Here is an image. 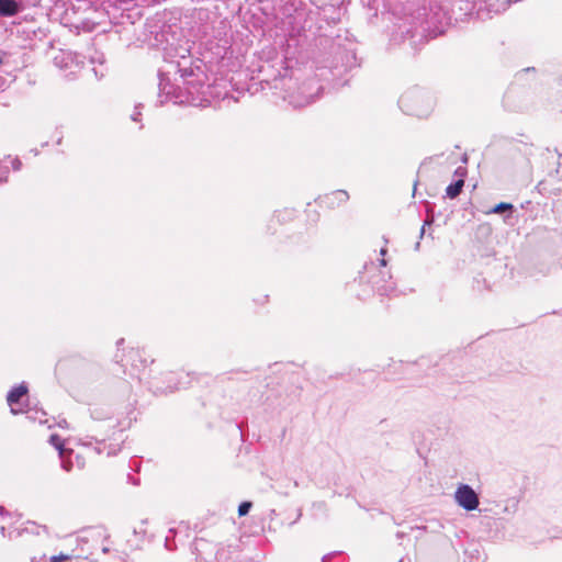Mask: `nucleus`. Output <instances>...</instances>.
<instances>
[{
  "label": "nucleus",
  "mask_w": 562,
  "mask_h": 562,
  "mask_svg": "<svg viewBox=\"0 0 562 562\" xmlns=\"http://www.w3.org/2000/svg\"><path fill=\"white\" fill-rule=\"evenodd\" d=\"M486 213L499 214L504 216V220H507L514 213V205L507 202H501Z\"/></svg>",
  "instance_id": "9d476101"
},
{
  "label": "nucleus",
  "mask_w": 562,
  "mask_h": 562,
  "mask_svg": "<svg viewBox=\"0 0 562 562\" xmlns=\"http://www.w3.org/2000/svg\"><path fill=\"white\" fill-rule=\"evenodd\" d=\"M21 10V5L15 0H0V16H14Z\"/></svg>",
  "instance_id": "1a4fd4ad"
},
{
  "label": "nucleus",
  "mask_w": 562,
  "mask_h": 562,
  "mask_svg": "<svg viewBox=\"0 0 562 562\" xmlns=\"http://www.w3.org/2000/svg\"><path fill=\"white\" fill-rule=\"evenodd\" d=\"M456 503L463 509L471 512L479 507L480 499L476 492L468 484H460L454 492Z\"/></svg>",
  "instance_id": "39448f33"
},
{
  "label": "nucleus",
  "mask_w": 562,
  "mask_h": 562,
  "mask_svg": "<svg viewBox=\"0 0 562 562\" xmlns=\"http://www.w3.org/2000/svg\"><path fill=\"white\" fill-rule=\"evenodd\" d=\"M348 200H349V194L345 190H335L324 196V202L329 207L342 205V204L347 203Z\"/></svg>",
  "instance_id": "0eeeda50"
},
{
  "label": "nucleus",
  "mask_w": 562,
  "mask_h": 562,
  "mask_svg": "<svg viewBox=\"0 0 562 562\" xmlns=\"http://www.w3.org/2000/svg\"><path fill=\"white\" fill-rule=\"evenodd\" d=\"M8 180V171H5V175L3 177H0V182H7Z\"/></svg>",
  "instance_id": "b1692460"
},
{
  "label": "nucleus",
  "mask_w": 562,
  "mask_h": 562,
  "mask_svg": "<svg viewBox=\"0 0 562 562\" xmlns=\"http://www.w3.org/2000/svg\"><path fill=\"white\" fill-rule=\"evenodd\" d=\"M42 532L47 533L46 526L37 525L33 521H27L21 529H15L8 533L9 539L22 537L24 533L41 535Z\"/></svg>",
  "instance_id": "423d86ee"
},
{
  "label": "nucleus",
  "mask_w": 562,
  "mask_h": 562,
  "mask_svg": "<svg viewBox=\"0 0 562 562\" xmlns=\"http://www.w3.org/2000/svg\"><path fill=\"white\" fill-rule=\"evenodd\" d=\"M0 532L3 537H8V535L5 533V527H1Z\"/></svg>",
  "instance_id": "393cba45"
},
{
  "label": "nucleus",
  "mask_w": 562,
  "mask_h": 562,
  "mask_svg": "<svg viewBox=\"0 0 562 562\" xmlns=\"http://www.w3.org/2000/svg\"><path fill=\"white\" fill-rule=\"evenodd\" d=\"M274 88L283 89V99L293 108H303L313 103L322 93L323 86L313 71L292 72L276 80Z\"/></svg>",
  "instance_id": "f03ea898"
},
{
  "label": "nucleus",
  "mask_w": 562,
  "mask_h": 562,
  "mask_svg": "<svg viewBox=\"0 0 562 562\" xmlns=\"http://www.w3.org/2000/svg\"><path fill=\"white\" fill-rule=\"evenodd\" d=\"M27 393V386L22 383L20 384L19 386L16 387H13L9 393H8V396H7V401H8V404L11 406V412L13 414H16L18 411L14 409L13 405L18 404L20 402V400L26 395Z\"/></svg>",
  "instance_id": "6e6552de"
},
{
  "label": "nucleus",
  "mask_w": 562,
  "mask_h": 562,
  "mask_svg": "<svg viewBox=\"0 0 562 562\" xmlns=\"http://www.w3.org/2000/svg\"><path fill=\"white\" fill-rule=\"evenodd\" d=\"M165 546H166V548H167L168 550H172V547H171V544H170V540H169V538H168V537L166 538Z\"/></svg>",
  "instance_id": "5701e85b"
},
{
  "label": "nucleus",
  "mask_w": 562,
  "mask_h": 562,
  "mask_svg": "<svg viewBox=\"0 0 562 562\" xmlns=\"http://www.w3.org/2000/svg\"><path fill=\"white\" fill-rule=\"evenodd\" d=\"M386 255H387V248L381 247L379 255H376V258H375L376 261L379 262L380 267L386 266V262H387Z\"/></svg>",
  "instance_id": "ddd939ff"
},
{
  "label": "nucleus",
  "mask_w": 562,
  "mask_h": 562,
  "mask_svg": "<svg viewBox=\"0 0 562 562\" xmlns=\"http://www.w3.org/2000/svg\"><path fill=\"white\" fill-rule=\"evenodd\" d=\"M11 165H12V169H13L14 171H19V170H21V168H22V161L20 160V158H19V157H14V158L12 159V161H11Z\"/></svg>",
  "instance_id": "a211bd4d"
},
{
  "label": "nucleus",
  "mask_w": 562,
  "mask_h": 562,
  "mask_svg": "<svg viewBox=\"0 0 562 562\" xmlns=\"http://www.w3.org/2000/svg\"><path fill=\"white\" fill-rule=\"evenodd\" d=\"M5 512L4 507L3 506H0V515H3Z\"/></svg>",
  "instance_id": "bb28decb"
},
{
  "label": "nucleus",
  "mask_w": 562,
  "mask_h": 562,
  "mask_svg": "<svg viewBox=\"0 0 562 562\" xmlns=\"http://www.w3.org/2000/svg\"><path fill=\"white\" fill-rule=\"evenodd\" d=\"M186 54H189V49L181 48V61L177 63L178 72L183 80V88L175 87L165 72H158V103L160 105L168 101L175 104L187 103L194 106L209 102L207 91L210 87L204 83L205 75L199 66L195 68L187 67L189 60Z\"/></svg>",
  "instance_id": "f257e3e1"
},
{
  "label": "nucleus",
  "mask_w": 562,
  "mask_h": 562,
  "mask_svg": "<svg viewBox=\"0 0 562 562\" xmlns=\"http://www.w3.org/2000/svg\"><path fill=\"white\" fill-rule=\"evenodd\" d=\"M464 180L459 178L457 181L450 183L446 189V194L450 199H456L462 191Z\"/></svg>",
  "instance_id": "9b49d317"
},
{
  "label": "nucleus",
  "mask_w": 562,
  "mask_h": 562,
  "mask_svg": "<svg viewBox=\"0 0 562 562\" xmlns=\"http://www.w3.org/2000/svg\"><path fill=\"white\" fill-rule=\"evenodd\" d=\"M66 425V420H63V423L59 424V426L64 427Z\"/></svg>",
  "instance_id": "cd10ccee"
},
{
  "label": "nucleus",
  "mask_w": 562,
  "mask_h": 562,
  "mask_svg": "<svg viewBox=\"0 0 562 562\" xmlns=\"http://www.w3.org/2000/svg\"><path fill=\"white\" fill-rule=\"evenodd\" d=\"M70 560H71V555L65 554V553H59L57 555H52L49 558L50 562H68Z\"/></svg>",
  "instance_id": "dca6fc26"
},
{
  "label": "nucleus",
  "mask_w": 562,
  "mask_h": 562,
  "mask_svg": "<svg viewBox=\"0 0 562 562\" xmlns=\"http://www.w3.org/2000/svg\"><path fill=\"white\" fill-rule=\"evenodd\" d=\"M46 559V555H42L40 559H36L35 557L31 559V562H42V561H45Z\"/></svg>",
  "instance_id": "4be33fe9"
},
{
  "label": "nucleus",
  "mask_w": 562,
  "mask_h": 562,
  "mask_svg": "<svg viewBox=\"0 0 562 562\" xmlns=\"http://www.w3.org/2000/svg\"><path fill=\"white\" fill-rule=\"evenodd\" d=\"M398 105L405 114L424 119L431 114L435 98L426 90L412 88L401 95Z\"/></svg>",
  "instance_id": "7ed1b4c3"
},
{
  "label": "nucleus",
  "mask_w": 562,
  "mask_h": 562,
  "mask_svg": "<svg viewBox=\"0 0 562 562\" xmlns=\"http://www.w3.org/2000/svg\"><path fill=\"white\" fill-rule=\"evenodd\" d=\"M405 34L409 35V37L414 36L411 29H406Z\"/></svg>",
  "instance_id": "a878e982"
},
{
  "label": "nucleus",
  "mask_w": 562,
  "mask_h": 562,
  "mask_svg": "<svg viewBox=\"0 0 562 562\" xmlns=\"http://www.w3.org/2000/svg\"><path fill=\"white\" fill-rule=\"evenodd\" d=\"M490 5H495L496 7V10H505L509 3H510V0H486Z\"/></svg>",
  "instance_id": "4468645a"
},
{
  "label": "nucleus",
  "mask_w": 562,
  "mask_h": 562,
  "mask_svg": "<svg viewBox=\"0 0 562 562\" xmlns=\"http://www.w3.org/2000/svg\"><path fill=\"white\" fill-rule=\"evenodd\" d=\"M456 175L463 179V177L467 175V170L464 168H462V167H459L456 170Z\"/></svg>",
  "instance_id": "412c9836"
},
{
  "label": "nucleus",
  "mask_w": 562,
  "mask_h": 562,
  "mask_svg": "<svg viewBox=\"0 0 562 562\" xmlns=\"http://www.w3.org/2000/svg\"><path fill=\"white\" fill-rule=\"evenodd\" d=\"M140 111H138V108L136 106L135 108V111L133 112V114L131 115V119L134 121V122H139L140 121Z\"/></svg>",
  "instance_id": "aec40b11"
},
{
  "label": "nucleus",
  "mask_w": 562,
  "mask_h": 562,
  "mask_svg": "<svg viewBox=\"0 0 562 562\" xmlns=\"http://www.w3.org/2000/svg\"><path fill=\"white\" fill-rule=\"evenodd\" d=\"M61 459H63V461H61V468H63L65 471L69 472V471L71 470V468H72V463H71L70 461L65 460V457H64V458H61Z\"/></svg>",
  "instance_id": "6ab92c4d"
},
{
  "label": "nucleus",
  "mask_w": 562,
  "mask_h": 562,
  "mask_svg": "<svg viewBox=\"0 0 562 562\" xmlns=\"http://www.w3.org/2000/svg\"><path fill=\"white\" fill-rule=\"evenodd\" d=\"M252 504L250 502H243L239 506H238V515L241 517V516H245L249 513L250 508H251Z\"/></svg>",
  "instance_id": "2eb2a0df"
},
{
  "label": "nucleus",
  "mask_w": 562,
  "mask_h": 562,
  "mask_svg": "<svg viewBox=\"0 0 562 562\" xmlns=\"http://www.w3.org/2000/svg\"><path fill=\"white\" fill-rule=\"evenodd\" d=\"M291 486L294 487V488L297 487L299 486V482L296 480L292 481L290 479H286L285 480V484L283 486L284 490L281 493L284 494V495H289V493H290L289 490H290Z\"/></svg>",
  "instance_id": "f3484780"
},
{
  "label": "nucleus",
  "mask_w": 562,
  "mask_h": 562,
  "mask_svg": "<svg viewBox=\"0 0 562 562\" xmlns=\"http://www.w3.org/2000/svg\"><path fill=\"white\" fill-rule=\"evenodd\" d=\"M376 270L378 266L373 260L364 265V274L370 277L369 282L372 284V289L380 295H393L396 291L394 282L385 278L386 272L380 271L375 273ZM389 279H391V277H389Z\"/></svg>",
  "instance_id": "20e7f679"
},
{
  "label": "nucleus",
  "mask_w": 562,
  "mask_h": 562,
  "mask_svg": "<svg viewBox=\"0 0 562 562\" xmlns=\"http://www.w3.org/2000/svg\"><path fill=\"white\" fill-rule=\"evenodd\" d=\"M49 442L59 451L60 458H64L66 450L63 447L60 438L57 435H52L49 437Z\"/></svg>",
  "instance_id": "f8f14e48"
}]
</instances>
